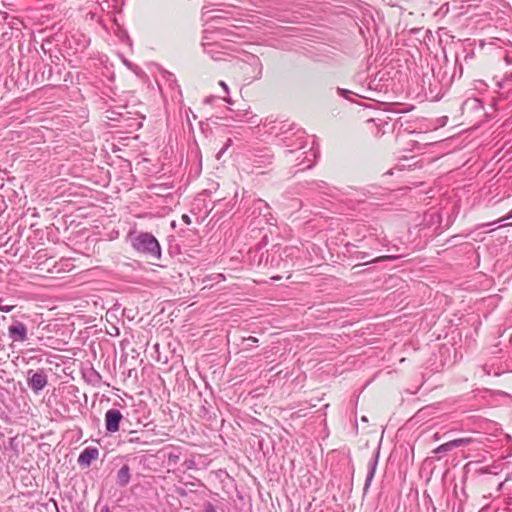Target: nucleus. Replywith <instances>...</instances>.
Instances as JSON below:
<instances>
[{
  "mask_svg": "<svg viewBox=\"0 0 512 512\" xmlns=\"http://www.w3.org/2000/svg\"><path fill=\"white\" fill-rule=\"evenodd\" d=\"M262 128L265 133L275 135L279 138V143L289 147L285 153L286 156H292L298 153L295 158L296 161L300 160L296 165L299 166V170H306L313 167L317 158V150L312 146L307 151H299L306 148V137L303 129L297 128L286 122H277L275 120H269L268 118L262 123Z\"/></svg>",
  "mask_w": 512,
  "mask_h": 512,
  "instance_id": "obj_1",
  "label": "nucleus"
},
{
  "mask_svg": "<svg viewBox=\"0 0 512 512\" xmlns=\"http://www.w3.org/2000/svg\"><path fill=\"white\" fill-rule=\"evenodd\" d=\"M245 221L251 232L261 231L264 225L276 226L277 218L270 205L254 194L244 192L240 201Z\"/></svg>",
  "mask_w": 512,
  "mask_h": 512,
  "instance_id": "obj_2",
  "label": "nucleus"
},
{
  "mask_svg": "<svg viewBox=\"0 0 512 512\" xmlns=\"http://www.w3.org/2000/svg\"><path fill=\"white\" fill-rule=\"evenodd\" d=\"M389 121H393L392 128L397 136H400L402 133L413 134L418 129L417 122L407 116H399L397 118L387 117V119L375 117L368 119L366 123L372 132L374 127L377 129L375 133L376 136H381L386 132L385 127L389 125Z\"/></svg>",
  "mask_w": 512,
  "mask_h": 512,
  "instance_id": "obj_3",
  "label": "nucleus"
},
{
  "mask_svg": "<svg viewBox=\"0 0 512 512\" xmlns=\"http://www.w3.org/2000/svg\"><path fill=\"white\" fill-rule=\"evenodd\" d=\"M274 153L269 147H253L245 154L244 169L251 174L261 175L273 164Z\"/></svg>",
  "mask_w": 512,
  "mask_h": 512,
  "instance_id": "obj_4",
  "label": "nucleus"
},
{
  "mask_svg": "<svg viewBox=\"0 0 512 512\" xmlns=\"http://www.w3.org/2000/svg\"><path fill=\"white\" fill-rule=\"evenodd\" d=\"M131 246L138 253L153 260L161 258V246L156 237L149 232H140L131 238Z\"/></svg>",
  "mask_w": 512,
  "mask_h": 512,
  "instance_id": "obj_5",
  "label": "nucleus"
},
{
  "mask_svg": "<svg viewBox=\"0 0 512 512\" xmlns=\"http://www.w3.org/2000/svg\"><path fill=\"white\" fill-rule=\"evenodd\" d=\"M31 317L28 314H22L20 319L11 317V323L7 328L8 338L12 343H25L29 340V333H32L33 326L30 327L29 323Z\"/></svg>",
  "mask_w": 512,
  "mask_h": 512,
  "instance_id": "obj_6",
  "label": "nucleus"
},
{
  "mask_svg": "<svg viewBox=\"0 0 512 512\" xmlns=\"http://www.w3.org/2000/svg\"><path fill=\"white\" fill-rule=\"evenodd\" d=\"M300 249L294 246L285 247L277 257L272 256L271 266L287 269L296 265V260L300 258Z\"/></svg>",
  "mask_w": 512,
  "mask_h": 512,
  "instance_id": "obj_7",
  "label": "nucleus"
},
{
  "mask_svg": "<svg viewBox=\"0 0 512 512\" xmlns=\"http://www.w3.org/2000/svg\"><path fill=\"white\" fill-rule=\"evenodd\" d=\"M243 69L247 74V80L253 82L259 80L263 75V64L260 58L254 54H245L242 58Z\"/></svg>",
  "mask_w": 512,
  "mask_h": 512,
  "instance_id": "obj_8",
  "label": "nucleus"
},
{
  "mask_svg": "<svg viewBox=\"0 0 512 512\" xmlns=\"http://www.w3.org/2000/svg\"><path fill=\"white\" fill-rule=\"evenodd\" d=\"M208 31H204L202 47L205 54H207L211 59L219 61L223 60L224 56L227 54L224 50V47L217 41H210L212 38L208 35Z\"/></svg>",
  "mask_w": 512,
  "mask_h": 512,
  "instance_id": "obj_9",
  "label": "nucleus"
},
{
  "mask_svg": "<svg viewBox=\"0 0 512 512\" xmlns=\"http://www.w3.org/2000/svg\"><path fill=\"white\" fill-rule=\"evenodd\" d=\"M48 383V376L43 369L27 371V385L34 392L39 393Z\"/></svg>",
  "mask_w": 512,
  "mask_h": 512,
  "instance_id": "obj_10",
  "label": "nucleus"
},
{
  "mask_svg": "<svg viewBox=\"0 0 512 512\" xmlns=\"http://www.w3.org/2000/svg\"><path fill=\"white\" fill-rule=\"evenodd\" d=\"M122 419L123 415L118 409L107 410L104 418L106 432L109 434L118 432Z\"/></svg>",
  "mask_w": 512,
  "mask_h": 512,
  "instance_id": "obj_11",
  "label": "nucleus"
},
{
  "mask_svg": "<svg viewBox=\"0 0 512 512\" xmlns=\"http://www.w3.org/2000/svg\"><path fill=\"white\" fill-rule=\"evenodd\" d=\"M379 455H380V447H378L377 449L374 450L373 455L369 461L368 472L366 475L365 484H364V488H363L364 495L367 494L369 487L371 485V482L375 476L378 461H379Z\"/></svg>",
  "mask_w": 512,
  "mask_h": 512,
  "instance_id": "obj_12",
  "label": "nucleus"
},
{
  "mask_svg": "<svg viewBox=\"0 0 512 512\" xmlns=\"http://www.w3.org/2000/svg\"><path fill=\"white\" fill-rule=\"evenodd\" d=\"M98 457V448L89 446L81 451L77 462L81 467H89L93 461L98 459Z\"/></svg>",
  "mask_w": 512,
  "mask_h": 512,
  "instance_id": "obj_13",
  "label": "nucleus"
},
{
  "mask_svg": "<svg viewBox=\"0 0 512 512\" xmlns=\"http://www.w3.org/2000/svg\"><path fill=\"white\" fill-rule=\"evenodd\" d=\"M232 120L234 121H238V122H247V123H250V124H257L258 122V117L256 114H253L251 111L249 110H245V111H241V112H237L235 114V116L231 117Z\"/></svg>",
  "mask_w": 512,
  "mask_h": 512,
  "instance_id": "obj_14",
  "label": "nucleus"
},
{
  "mask_svg": "<svg viewBox=\"0 0 512 512\" xmlns=\"http://www.w3.org/2000/svg\"><path fill=\"white\" fill-rule=\"evenodd\" d=\"M131 479L130 467L124 464L117 472V484L120 487H125L129 484Z\"/></svg>",
  "mask_w": 512,
  "mask_h": 512,
  "instance_id": "obj_15",
  "label": "nucleus"
},
{
  "mask_svg": "<svg viewBox=\"0 0 512 512\" xmlns=\"http://www.w3.org/2000/svg\"><path fill=\"white\" fill-rule=\"evenodd\" d=\"M83 377L86 380V382L92 385H97L101 381V375L93 367H90L89 369L85 370L83 372Z\"/></svg>",
  "mask_w": 512,
  "mask_h": 512,
  "instance_id": "obj_16",
  "label": "nucleus"
},
{
  "mask_svg": "<svg viewBox=\"0 0 512 512\" xmlns=\"http://www.w3.org/2000/svg\"><path fill=\"white\" fill-rule=\"evenodd\" d=\"M499 89H505L507 92L512 91V72L506 73L503 78L496 82Z\"/></svg>",
  "mask_w": 512,
  "mask_h": 512,
  "instance_id": "obj_17",
  "label": "nucleus"
},
{
  "mask_svg": "<svg viewBox=\"0 0 512 512\" xmlns=\"http://www.w3.org/2000/svg\"><path fill=\"white\" fill-rule=\"evenodd\" d=\"M311 185V189L318 190L319 192L330 196H334V194L332 193V189L324 181H313Z\"/></svg>",
  "mask_w": 512,
  "mask_h": 512,
  "instance_id": "obj_18",
  "label": "nucleus"
},
{
  "mask_svg": "<svg viewBox=\"0 0 512 512\" xmlns=\"http://www.w3.org/2000/svg\"><path fill=\"white\" fill-rule=\"evenodd\" d=\"M354 248H355L354 245H347L346 246L347 252L350 254L351 257H353L355 259H358V260H363V259H365V258H367L369 256V253L363 252V251L354 250Z\"/></svg>",
  "mask_w": 512,
  "mask_h": 512,
  "instance_id": "obj_19",
  "label": "nucleus"
},
{
  "mask_svg": "<svg viewBox=\"0 0 512 512\" xmlns=\"http://www.w3.org/2000/svg\"><path fill=\"white\" fill-rule=\"evenodd\" d=\"M455 449L452 445V441H448L446 443H443L439 445L437 448L433 450L434 454H445L451 450Z\"/></svg>",
  "mask_w": 512,
  "mask_h": 512,
  "instance_id": "obj_20",
  "label": "nucleus"
},
{
  "mask_svg": "<svg viewBox=\"0 0 512 512\" xmlns=\"http://www.w3.org/2000/svg\"><path fill=\"white\" fill-rule=\"evenodd\" d=\"M243 343H244V349L250 350L256 346V344L258 343V339L256 337L250 336V337L244 338Z\"/></svg>",
  "mask_w": 512,
  "mask_h": 512,
  "instance_id": "obj_21",
  "label": "nucleus"
},
{
  "mask_svg": "<svg viewBox=\"0 0 512 512\" xmlns=\"http://www.w3.org/2000/svg\"><path fill=\"white\" fill-rule=\"evenodd\" d=\"M509 219H512V209L508 212V214H507L505 217L500 218V219H498V220H496V221H494V222L480 224V225L478 226V228H482V227H489V226H492V225H495V224L501 223V222H503V221H505V220H509Z\"/></svg>",
  "mask_w": 512,
  "mask_h": 512,
  "instance_id": "obj_22",
  "label": "nucleus"
},
{
  "mask_svg": "<svg viewBox=\"0 0 512 512\" xmlns=\"http://www.w3.org/2000/svg\"><path fill=\"white\" fill-rule=\"evenodd\" d=\"M451 441L454 448L463 447L472 442L470 438H457Z\"/></svg>",
  "mask_w": 512,
  "mask_h": 512,
  "instance_id": "obj_23",
  "label": "nucleus"
},
{
  "mask_svg": "<svg viewBox=\"0 0 512 512\" xmlns=\"http://www.w3.org/2000/svg\"><path fill=\"white\" fill-rule=\"evenodd\" d=\"M219 85L222 87L223 91L225 92L226 96L223 98L225 102L231 104V98L229 97V88L228 85L224 81H219Z\"/></svg>",
  "mask_w": 512,
  "mask_h": 512,
  "instance_id": "obj_24",
  "label": "nucleus"
},
{
  "mask_svg": "<svg viewBox=\"0 0 512 512\" xmlns=\"http://www.w3.org/2000/svg\"><path fill=\"white\" fill-rule=\"evenodd\" d=\"M503 58L508 65L512 64V46L505 50Z\"/></svg>",
  "mask_w": 512,
  "mask_h": 512,
  "instance_id": "obj_25",
  "label": "nucleus"
},
{
  "mask_svg": "<svg viewBox=\"0 0 512 512\" xmlns=\"http://www.w3.org/2000/svg\"><path fill=\"white\" fill-rule=\"evenodd\" d=\"M232 145V139L228 138L224 144V146L217 153V158L220 159L221 156L227 151V149Z\"/></svg>",
  "mask_w": 512,
  "mask_h": 512,
  "instance_id": "obj_26",
  "label": "nucleus"
},
{
  "mask_svg": "<svg viewBox=\"0 0 512 512\" xmlns=\"http://www.w3.org/2000/svg\"><path fill=\"white\" fill-rule=\"evenodd\" d=\"M337 94L345 99L350 100V95H352L353 92L348 89L337 88Z\"/></svg>",
  "mask_w": 512,
  "mask_h": 512,
  "instance_id": "obj_27",
  "label": "nucleus"
},
{
  "mask_svg": "<svg viewBox=\"0 0 512 512\" xmlns=\"http://www.w3.org/2000/svg\"><path fill=\"white\" fill-rule=\"evenodd\" d=\"M203 512H217L215 506L211 502H206L204 504V511Z\"/></svg>",
  "mask_w": 512,
  "mask_h": 512,
  "instance_id": "obj_28",
  "label": "nucleus"
},
{
  "mask_svg": "<svg viewBox=\"0 0 512 512\" xmlns=\"http://www.w3.org/2000/svg\"><path fill=\"white\" fill-rule=\"evenodd\" d=\"M175 492L180 497H186L188 495V492L186 491V489L184 487H176Z\"/></svg>",
  "mask_w": 512,
  "mask_h": 512,
  "instance_id": "obj_29",
  "label": "nucleus"
},
{
  "mask_svg": "<svg viewBox=\"0 0 512 512\" xmlns=\"http://www.w3.org/2000/svg\"><path fill=\"white\" fill-rule=\"evenodd\" d=\"M15 308L14 305H0V311L4 313H9Z\"/></svg>",
  "mask_w": 512,
  "mask_h": 512,
  "instance_id": "obj_30",
  "label": "nucleus"
},
{
  "mask_svg": "<svg viewBox=\"0 0 512 512\" xmlns=\"http://www.w3.org/2000/svg\"><path fill=\"white\" fill-rule=\"evenodd\" d=\"M129 443H135V444H146V441H142L139 437H131L128 440Z\"/></svg>",
  "mask_w": 512,
  "mask_h": 512,
  "instance_id": "obj_31",
  "label": "nucleus"
},
{
  "mask_svg": "<svg viewBox=\"0 0 512 512\" xmlns=\"http://www.w3.org/2000/svg\"><path fill=\"white\" fill-rule=\"evenodd\" d=\"M394 259H396V257H394V256H382V257H378V258L372 260L371 262H379L382 260H394Z\"/></svg>",
  "mask_w": 512,
  "mask_h": 512,
  "instance_id": "obj_32",
  "label": "nucleus"
},
{
  "mask_svg": "<svg viewBox=\"0 0 512 512\" xmlns=\"http://www.w3.org/2000/svg\"><path fill=\"white\" fill-rule=\"evenodd\" d=\"M168 460H169V462L177 463V462H178V460H179V456H178V455H176V454H172V453H171V454H169V456H168Z\"/></svg>",
  "mask_w": 512,
  "mask_h": 512,
  "instance_id": "obj_33",
  "label": "nucleus"
},
{
  "mask_svg": "<svg viewBox=\"0 0 512 512\" xmlns=\"http://www.w3.org/2000/svg\"><path fill=\"white\" fill-rule=\"evenodd\" d=\"M182 221L184 223H186L187 225H190L191 224V218L189 217V215L187 214H183L182 217H181Z\"/></svg>",
  "mask_w": 512,
  "mask_h": 512,
  "instance_id": "obj_34",
  "label": "nucleus"
},
{
  "mask_svg": "<svg viewBox=\"0 0 512 512\" xmlns=\"http://www.w3.org/2000/svg\"><path fill=\"white\" fill-rule=\"evenodd\" d=\"M215 98H216L215 96L211 95V96L206 97L203 102L205 104H211L215 100Z\"/></svg>",
  "mask_w": 512,
  "mask_h": 512,
  "instance_id": "obj_35",
  "label": "nucleus"
},
{
  "mask_svg": "<svg viewBox=\"0 0 512 512\" xmlns=\"http://www.w3.org/2000/svg\"><path fill=\"white\" fill-rule=\"evenodd\" d=\"M188 469H192L195 465V462L193 460H189L185 462Z\"/></svg>",
  "mask_w": 512,
  "mask_h": 512,
  "instance_id": "obj_36",
  "label": "nucleus"
},
{
  "mask_svg": "<svg viewBox=\"0 0 512 512\" xmlns=\"http://www.w3.org/2000/svg\"><path fill=\"white\" fill-rule=\"evenodd\" d=\"M100 512H110V510H109L108 506H104V507L100 510Z\"/></svg>",
  "mask_w": 512,
  "mask_h": 512,
  "instance_id": "obj_37",
  "label": "nucleus"
},
{
  "mask_svg": "<svg viewBox=\"0 0 512 512\" xmlns=\"http://www.w3.org/2000/svg\"><path fill=\"white\" fill-rule=\"evenodd\" d=\"M267 239H268L267 235H264V236L262 237V240H261V242H260V243H267Z\"/></svg>",
  "mask_w": 512,
  "mask_h": 512,
  "instance_id": "obj_38",
  "label": "nucleus"
},
{
  "mask_svg": "<svg viewBox=\"0 0 512 512\" xmlns=\"http://www.w3.org/2000/svg\"><path fill=\"white\" fill-rule=\"evenodd\" d=\"M512 479V471L508 473L507 477H506V480H511Z\"/></svg>",
  "mask_w": 512,
  "mask_h": 512,
  "instance_id": "obj_39",
  "label": "nucleus"
},
{
  "mask_svg": "<svg viewBox=\"0 0 512 512\" xmlns=\"http://www.w3.org/2000/svg\"><path fill=\"white\" fill-rule=\"evenodd\" d=\"M202 411H203L204 413H206V412H207V410H206V408H205L204 406L202 407Z\"/></svg>",
  "mask_w": 512,
  "mask_h": 512,
  "instance_id": "obj_40",
  "label": "nucleus"
},
{
  "mask_svg": "<svg viewBox=\"0 0 512 512\" xmlns=\"http://www.w3.org/2000/svg\"><path fill=\"white\" fill-rule=\"evenodd\" d=\"M272 279L280 280V277H272Z\"/></svg>",
  "mask_w": 512,
  "mask_h": 512,
  "instance_id": "obj_41",
  "label": "nucleus"
},
{
  "mask_svg": "<svg viewBox=\"0 0 512 512\" xmlns=\"http://www.w3.org/2000/svg\"><path fill=\"white\" fill-rule=\"evenodd\" d=\"M363 421H367V418L365 416L362 417Z\"/></svg>",
  "mask_w": 512,
  "mask_h": 512,
  "instance_id": "obj_42",
  "label": "nucleus"
},
{
  "mask_svg": "<svg viewBox=\"0 0 512 512\" xmlns=\"http://www.w3.org/2000/svg\"><path fill=\"white\" fill-rule=\"evenodd\" d=\"M2 302V298H0V303Z\"/></svg>",
  "mask_w": 512,
  "mask_h": 512,
  "instance_id": "obj_43",
  "label": "nucleus"
}]
</instances>
